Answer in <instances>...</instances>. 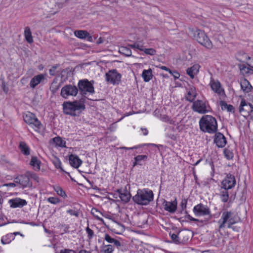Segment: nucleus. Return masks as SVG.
<instances>
[{
  "label": "nucleus",
  "instance_id": "3",
  "mask_svg": "<svg viewBox=\"0 0 253 253\" xmlns=\"http://www.w3.org/2000/svg\"><path fill=\"white\" fill-rule=\"evenodd\" d=\"M191 34L200 44L208 49L212 48V44L206 34L202 30L195 28L190 29Z\"/></svg>",
  "mask_w": 253,
  "mask_h": 253
},
{
  "label": "nucleus",
  "instance_id": "13",
  "mask_svg": "<svg viewBox=\"0 0 253 253\" xmlns=\"http://www.w3.org/2000/svg\"><path fill=\"white\" fill-rule=\"evenodd\" d=\"M193 211L196 216H205L211 213L210 208L206 205L200 203L194 206Z\"/></svg>",
  "mask_w": 253,
  "mask_h": 253
},
{
  "label": "nucleus",
  "instance_id": "6",
  "mask_svg": "<svg viewBox=\"0 0 253 253\" xmlns=\"http://www.w3.org/2000/svg\"><path fill=\"white\" fill-rule=\"evenodd\" d=\"M233 212L231 211H224L222 212L220 219L218 220V230H220L225 227L226 223H227V228H232V225L236 223V221L232 217Z\"/></svg>",
  "mask_w": 253,
  "mask_h": 253
},
{
  "label": "nucleus",
  "instance_id": "1",
  "mask_svg": "<svg viewBox=\"0 0 253 253\" xmlns=\"http://www.w3.org/2000/svg\"><path fill=\"white\" fill-rule=\"evenodd\" d=\"M199 126L201 131L211 134L217 130V123L215 118L211 115L203 116L199 121Z\"/></svg>",
  "mask_w": 253,
  "mask_h": 253
},
{
  "label": "nucleus",
  "instance_id": "63",
  "mask_svg": "<svg viewBox=\"0 0 253 253\" xmlns=\"http://www.w3.org/2000/svg\"><path fill=\"white\" fill-rule=\"evenodd\" d=\"M104 42V39L102 37H100L96 41V43L99 44L102 43Z\"/></svg>",
  "mask_w": 253,
  "mask_h": 253
},
{
  "label": "nucleus",
  "instance_id": "24",
  "mask_svg": "<svg viewBox=\"0 0 253 253\" xmlns=\"http://www.w3.org/2000/svg\"><path fill=\"white\" fill-rule=\"evenodd\" d=\"M240 85L241 89L245 93L250 92L253 89V87L250 84V83L245 78L241 79Z\"/></svg>",
  "mask_w": 253,
  "mask_h": 253
},
{
  "label": "nucleus",
  "instance_id": "30",
  "mask_svg": "<svg viewBox=\"0 0 253 253\" xmlns=\"http://www.w3.org/2000/svg\"><path fill=\"white\" fill-rule=\"evenodd\" d=\"M62 82L58 83V80L55 78L53 79L50 86V90L52 93H55L60 87Z\"/></svg>",
  "mask_w": 253,
  "mask_h": 253
},
{
  "label": "nucleus",
  "instance_id": "55",
  "mask_svg": "<svg viewBox=\"0 0 253 253\" xmlns=\"http://www.w3.org/2000/svg\"><path fill=\"white\" fill-rule=\"evenodd\" d=\"M60 253H76V252L73 250L65 249L61 250Z\"/></svg>",
  "mask_w": 253,
  "mask_h": 253
},
{
  "label": "nucleus",
  "instance_id": "33",
  "mask_svg": "<svg viewBox=\"0 0 253 253\" xmlns=\"http://www.w3.org/2000/svg\"><path fill=\"white\" fill-rule=\"evenodd\" d=\"M131 197L130 193L127 191L126 187L123 193L121 194V196L119 197L123 203H127L129 201Z\"/></svg>",
  "mask_w": 253,
  "mask_h": 253
},
{
  "label": "nucleus",
  "instance_id": "36",
  "mask_svg": "<svg viewBox=\"0 0 253 253\" xmlns=\"http://www.w3.org/2000/svg\"><path fill=\"white\" fill-rule=\"evenodd\" d=\"M14 239L13 234L9 233L4 236H2L1 239V242L2 244L5 245L10 243Z\"/></svg>",
  "mask_w": 253,
  "mask_h": 253
},
{
  "label": "nucleus",
  "instance_id": "40",
  "mask_svg": "<svg viewBox=\"0 0 253 253\" xmlns=\"http://www.w3.org/2000/svg\"><path fill=\"white\" fill-rule=\"evenodd\" d=\"M54 190L59 196L63 197V198H65L67 197L65 192L61 187L59 186H54Z\"/></svg>",
  "mask_w": 253,
  "mask_h": 253
},
{
  "label": "nucleus",
  "instance_id": "45",
  "mask_svg": "<svg viewBox=\"0 0 253 253\" xmlns=\"http://www.w3.org/2000/svg\"><path fill=\"white\" fill-rule=\"evenodd\" d=\"M142 51L147 55H154L156 54V50L153 48H146L144 47Z\"/></svg>",
  "mask_w": 253,
  "mask_h": 253
},
{
  "label": "nucleus",
  "instance_id": "34",
  "mask_svg": "<svg viewBox=\"0 0 253 253\" xmlns=\"http://www.w3.org/2000/svg\"><path fill=\"white\" fill-rule=\"evenodd\" d=\"M152 70L150 68L148 70H144L143 71L142 77L144 82H148L150 81L152 79Z\"/></svg>",
  "mask_w": 253,
  "mask_h": 253
},
{
  "label": "nucleus",
  "instance_id": "5",
  "mask_svg": "<svg viewBox=\"0 0 253 253\" xmlns=\"http://www.w3.org/2000/svg\"><path fill=\"white\" fill-rule=\"evenodd\" d=\"M94 84V80L89 81L87 79L80 80L78 83V88L82 96H85L88 93L94 94L95 93Z\"/></svg>",
  "mask_w": 253,
  "mask_h": 253
},
{
  "label": "nucleus",
  "instance_id": "19",
  "mask_svg": "<svg viewBox=\"0 0 253 253\" xmlns=\"http://www.w3.org/2000/svg\"><path fill=\"white\" fill-rule=\"evenodd\" d=\"M210 85L212 90L218 95L225 94L224 90L221 88L220 83L218 80H214L211 78L210 82Z\"/></svg>",
  "mask_w": 253,
  "mask_h": 253
},
{
  "label": "nucleus",
  "instance_id": "41",
  "mask_svg": "<svg viewBox=\"0 0 253 253\" xmlns=\"http://www.w3.org/2000/svg\"><path fill=\"white\" fill-rule=\"evenodd\" d=\"M145 145H152V146H155V147H158V146L155 144H152V143H149V144H141V145H137V146H134L133 147H122V148L124 150H133V149H137L143 146H145Z\"/></svg>",
  "mask_w": 253,
  "mask_h": 253
},
{
  "label": "nucleus",
  "instance_id": "11",
  "mask_svg": "<svg viewBox=\"0 0 253 253\" xmlns=\"http://www.w3.org/2000/svg\"><path fill=\"white\" fill-rule=\"evenodd\" d=\"M239 110L244 117L250 116L251 118H253V105L244 99H242Z\"/></svg>",
  "mask_w": 253,
  "mask_h": 253
},
{
  "label": "nucleus",
  "instance_id": "27",
  "mask_svg": "<svg viewBox=\"0 0 253 253\" xmlns=\"http://www.w3.org/2000/svg\"><path fill=\"white\" fill-rule=\"evenodd\" d=\"M50 142H52L56 146L65 148L66 147V141L63 140L60 136H56L50 140Z\"/></svg>",
  "mask_w": 253,
  "mask_h": 253
},
{
  "label": "nucleus",
  "instance_id": "29",
  "mask_svg": "<svg viewBox=\"0 0 253 253\" xmlns=\"http://www.w3.org/2000/svg\"><path fill=\"white\" fill-rule=\"evenodd\" d=\"M199 68L200 66L198 64H195L190 68H188L187 69L186 73L191 78L193 79L195 75L198 73Z\"/></svg>",
  "mask_w": 253,
  "mask_h": 253
},
{
  "label": "nucleus",
  "instance_id": "26",
  "mask_svg": "<svg viewBox=\"0 0 253 253\" xmlns=\"http://www.w3.org/2000/svg\"><path fill=\"white\" fill-rule=\"evenodd\" d=\"M41 161L36 156H32L30 165L33 167L35 171H39L41 168Z\"/></svg>",
  "mask_w": 253,
  "mask_h": 253
},
{
  "label": "nucleus",
  "instance_id": "17",
  "mask_svg": "<svg viewBox=\"0 0 253 253\" xmlns=\"http://www.w3.org/2000/svg\"><path fill=\"white\" fill-rule=\"evenodd\" d=\"M10 207L11 208H21L27 205V202L24 200L19 198H14L10 199L8 201Z\"/></svg>",
  "mask_w": 253,
  "mask_h": 253
},
{
  "label": "nucleus",
  "instance_id": "2",
  "mask_svg": "<svg viewBox=\"0 0 253 253\" xmlns=\"http://www.w3.org/2000/svg\"><path fill=\"white\" fill-rule=\"evenodd\" d=\"M133 201L139 205L147 206L154 200V194L151 190L138 189L136 194L132 198Z\"/></svg>",
  "mask_w": 253,
  "mask_h": 253
},
{
  "label": "nucleus",
  "instance_id": "56",
  "mask_svg": "<svg viewBox=\"0 0 253 253\" xmlns=\"http://www.w3.org/2000/svg\"><path fill=\"white\" fill-rule=\"evenodd\" d=\"M185 218L188 219L189 220L192 221H199V220L198 219L195 218L193 217L190 214L185 215Z\"/></svg>",
  "mask_w": 253,
  "mask_h": 253
},
{
  "label": "nucleus",
  "instance_id": "7",
  "mask_svg": "<svg viewBox=\"0 0 253 253\" xmlns=\"http://www.w3.org/2000/svg\"><path fill=\"white\" fill-rule=\"evenodd\" d=\"M191 108L194 112L201 114H206L211 110L209 102L206 99L195 100L193 102Z\"/></svg>",
  "mask_w": 253,
  "mask_h": 253
},
{
  "label": "nucleus",
  "instance_id": "31",
  "mask_svg": "<svg viewBox=\"0 0 253 253\" xmlns=\"http://www.w3.org/2000/svg\"><path fill=\"white\" fill-rule=\"evenodd\" d=\"M19 148L24 155L28 156L30 154V148L25 142H20Z\"/></svg>",
  "mask_w": 253,
  "mask_h": 253
},
{
  "label": "nucleus",
  "instance_id": "28",
  "mask_svg": "<svg viewBox=\"0 0 253 253\" xmlns=\"http://www.w3.org/2000/svg\"><path fill=\"white\" fill-rule=\"evenodd\" d=\"M185 234H186V233L181 232V231H179L178 234L171 233V232L169 233L172 242L176 244H181L182 242L180 241V236L185 235Z\"/></svg>",
  "mask_w": 253,
  "mask_h": 253
},
{
  "label": "nucleus",
  "instance_id": "18",
  "mask_svg": "<svg viewBox=\"0 0 253 253\" xmlns=\"http://www.w3.org/2000/svg\"><path fill=\"white\" fill-rule=\"evenodd\" d=\"M74 34L75 36L81 39H86L88 42H93L96 38H93L89 33L85 30H76Z\"/></svg>",
  "mask_w": 253,
  "mask_h": 253
},
{
  "label": "nucleus",
  "instance_id": "48",
  "mask_svg": "<svg viewBox=\"0 0 253 253\" xmlns=\"http://www.w3.org/2000/svg\"><path fill=\"white\" fill-rule=\"evenodd\" d=\"M184 232L186 233V234L185 235H182V236H180V241L182 242L181 243V244H184L185 243L187 242L189 239V236L188 235V233L186 231H184Z\"/></svg>",
  "mask_w": 253,
  "mask_h": 253
},
{
  "label": "nucleus",
  "instance_id": "54",
  "mask_svg": "<svg viewBox=\"0 0 253 253\" xmlns=\"http://www.w3.org/2000/svg\"><path fill=\"white\" fill-rule=\"evenodd\" d=\"M174 78V80L177 79L180 77L179 73L176 71L171 70V73H169Z\"/></svg>",
  "mask_w": 253,
  "mask_h": 253
},
{
  "label": "nucleus",
  "instance_id": "52",
  "mask_svg": "<svg viewBox=\"0 0 253 253\" xmlns=\"http://www.w3.org/2000/svg\"><path fill=\"white\" fill-rule=\"evenodd\" d=\"M67 212L69 213L71 215H74L76 217H78L79 215L78 211L72 209L67 210Z\"/></svg>",
  "mask_w": 253,
  "mask_h": 253
},
{
  "label": "nucleus",
  "instance_id": "39",
  "mask_svg": "<svg viewBox=\"0 0 253 253\" xmlns=\"http://www.w3.org/2000/svg\"><path fill=\"white\" fill-rule=\"evenodd\" d=\"M120 52L126 56L129 57L131 55V50L127 47L122 46L120 48Z\"/></svg>",
  "mask_w": 253,
  "mask_h": 253
},
{
  "label": "nucleus",
  "instance_id": "43",
  "mask_svg": "<svg viewBox=\"0 0 253 253\" xmlns=\"http://www.w3.org/2000/svg\"><path fill=\"white\" fill-rule=\"evenodd\" d=\"M225 157L228 160H232L234 157L233 153L230 150L225 148L223 151Z\"/></svg>",
  "mask_w": 253,
  "mask_h": 253
},
{
  "label": "nucleus",
  "instance_id": "4",
  "mask_svg": "<svg viewBox=\"0 0 253 253\" xmlns=\"http://www.w3.org/2000/svg\"><path fill=\"white\" fill-rule=\"evenodd\" d=\"M78 104V102L75 101L64 102L62 104L64 113L74 117L78 116L76 111L80 113L85 108V105Z\"/></svg>",
  "mask_w": 253,
  "mask_h": 253
},
{
  "label": "nucleus",
  "instance_id": "47",
  "mask_svg": "<svg viewBox=\"0 0 253 253\" xmlns=\"http://www.w3.org/2000/svg\"><path fill=\"white\" fill-rule=\"evenodd\" d=\"M86 232L87 234V238L90 240L92 239L94 235V232L92 230L90 229L88 226L85 228Z\"/></svg>",
  "mask_w": 253,
  "mask_h": 253
},
{
  "label": "nucleus",
  "instance_id": "64",
  "mask_svg": "<svg viewBox=\"0 0 253 253\" xmlns=\"http://www.w3.org/2000/svg\"><path fill=\"white\" fill-rule=\"evenodd\" d=\"M79 253H91L90 251L85 250H81L79 251Z\"/></svg>",
  "mask_w": 253,
  "mask_h": 253
},
{
  "label": "nucleus",
  "instance_id": "46",
  "mask_svg": "<svg viewBox=\"0 0 253 253\" xmlns=\"http://www.w3.org/2000/svg\"><path fill=\"white\" fill-rule=\"evenodd\" d=\"M47 201L52 204L56 205L61 202L60 200L58 197H50L47 198Z\"/></svg>",
  "mask_w": 253,
  "mask_h": 253
},
{
  "label": "nucleus",
  "instance_id": "58",
  "mask_svg": "<svg viewBox=\"0 0 253 253\" xmlns=\"http://www.w3.org/2000/svg\"><path fill=\"white\" fill-rule=\"evenodd\" d=\"M157 67L159 68L162 70L169 72V73H171V70L166 66L159 65V66H157Z\"/></svg>",
  "mask_w": 253,
  "mask_h": 253
},
{
  "label": "nucleus",
  "instance_id": "20",
  "mask_svg": "<svg viewBox=\"0 0 253 253\" xmlns=\"http://www.w3.org/2000/svg\"><path fill=\"white\" fill-rule=\"evenodd\" d=\"M45 75L40 74L34 76L30 82V86L32 88H35L39 84L43 82L45 80Z\"/></svg>",
  "mask_w": 253,
  "mask_h": 253
},
{
  "label": "nucleus",
  "instance_id": "14",
  "mask_svg": "<svg viewBox=\"0 0 253 253\" xmlns=\"http://www.w3.org/2000/svg\"><path fill=\"white\" fill-rule=\"evenodd\" d=\"M236 183V181L234 175L228 173L222 181L221 186L231 189L235 186Z\"/></svg>",
  "mask_w": 253,
  "mask_h": 253
},
{
  "label": "nucleus",
  "instance_id": "57",
  "mask_svg": "<svg viewBox=\"0 0 253 253\" xmlns=\"http://www.w3.org/2000/svg\"><path fill=\"white\" fill-rule=\"evenodd\" d=\"M85 100V96H82V97L81 98H80L79 100H75V101L78 102V104H81V105L83 104V105H84Z\"/></svg>",
  "mask_w": 253,
  "mask_h": 253
},
{
  "label": "nucleus",
  "instance_id": "10",
  "mask_svg": "<svg viewBox=\"0 0 253 253\" xmlns=\"http://www.w3.org/2000/svg\"><path fill=\"white\" fill-rule=\"evenodd\" d=\"M79 92L78 87L76 85L69 84L64 85L61 89L60 95L64 99H67L69 96H76Z\"/></svg>",
  "mask_w": 253,
  "mask_h": 253
},
{
  "label": "nucleus",
  "instance_id": "60",
  "mask_svg": "<svg viewBox=\"0 0 253 253\" xmlns=\"http://www.w3.org/2000/svg\"><path fill=\"white\" fill-rule=\"evenodd\" d=\"M30 177H32L35 180H38V179L39 178L38 176L37 175L36 173L30 172Z\"/></svg>",
  "mask_w": 253,
  "mask_h": 253
},
{
  "label": "nucleus",
  "instance_id": "25",
  "mask_svg": "<svg viewBox=\"0 0 253 253\" xmlns=\"http://www.w3.org/2000/svg\"><path fill=\"white\" fill-rule=\"evenodd\" d=\"M229 189L221 186L219 189L220 198L223 203H226L229 200Z\"/></svg>",
  "mask_w": 253,
  "mask_h": 253
},
{
  "label": "nucleus",
  "instance_id": "61",
  "mask_svg": "<svg viewBox=\"0 0 253 253\" xmlns=\"http://www.w3.org/2000/svg\"><path fill=\"white\" fill-rule=\"evenodd\" d=\"M141 130L144 135H147L148 134V130L146 128H141Z\"/></svg>",
  "mask_w": 253,
  "mask_h": 253
},
{
  "label": "nucleus",
  "instance_id": "62",
  "mask_svg": "<svg viewBox=\"0 0 253 253\" xmlns=\"http://www.w3.org/2000/svg\"><path fill=\"white\" fill-rule=\"evenodd\" d=\"M16 183L15 182H10V183H7L6 184V185L7 186H9V187H14L16 186Z\"/></svg>",
  "mask_w": 253,
  "mask_h": 253
},
{
  "label": "nucleus",
  "instance_id": "32",
  "mask_svg": "<svg viewBox=\"0 0 253 253\" xmlns=\"http://www.w3.org/2000/svg\"><path fill=\"white\" fill-rule=\"evenodd\" d=\"M220 105L222 110H226L228 112L234 113L235 108L230 104H228L225 101L221 100L220 101Z\"/></svg>",
  "mask_w": 253,
  "mask_h": 253
},
{
  "label": "nucleus",
  "instance_id": "21",
  "mask_svg": "<svg viewBox=\"0 0 253 253\" xmlns=\"http://www.w3.org/2000/svg\"><path fill=\"white\" fill-rule=\"evenodd\" d=\"M104 240L109 243L113 244V246L117 247L118 250H123L122 244L119 240L111 237L108 234H105Z\"/></svg>",
  "mask_w": 253,
  "mask_h": 253
},
{
  "label": "nucleus",
  "instance_id": "37",
  "mask_svg": "<svg viewBox=\"0 0 253 253\" xmlns=\"http://www.w3.org/2000/svg\"><path fill=\"white\" fill-rule=\"evenodd\" d=\"M114 251V248L112 245H105V244L103 243L102 246V249H101V253H112Z\"/></svg>",
  "mask_w": 253,
  "mask_h": 253
},
{
  "label": "nucleus",
  "instance_id": "53",
  "mask_svg": "<svg viewBox=\"0 0 253 253\" xmlns=\"http://www.w3.org/2000/svg\"><path fill=\"white\" fill-rule=\"evenodd\" d=\"M240 70L242 72H245L246 73H249L250 72V71L251 70V69L249 68L246 67L245 65H242L240 66Z\"/></svg>",
  "mask_w": 253,
  "mask_h": 253
},
{
  "label": "nucleus",
  "instance_id": "9",
  "mask_svg": "<svg viewBox=\"0 0 253 253\" xmlns=\"http://www.w3.org/2000/svg\"><path fill=\"white\" fill-rule=\"evenodd\" d=\"M23 119L26 124L33 125L37 129H40L42 127V123L34 113L27 112L23 115Z\"/></svg>",
  "mask_w": 253,
  "mask_h": 253
},
{
  "label": "nucleus",
  "instance_id": "49",
  "mask_svg": "<svg viewBox=\"0 0 253 253\" xmlns=\"http://www.w3.org/2000/svg\"><path fill=\"white\" fill-rule=\"evenodd\" d=\"M59 66V64H56L53 66L49 70V73L50 76H54L55 75V71L56 69Z\"/></svg>",
  "mask_w": 253,
  "mask_h": 253
},
{
  "label": "nucleus",
  "instance_id": "23",
  "mask_svg": "<svg viewBox=\"0 0 253 253\" xmlns=\"http://www.w3.org/2000/svg\"><path fill=\"white\" fill-rule=\"evenodd\" d=\"M69 161L71 166L75 168H78L82 164V161L79 157L73 154L69 156Z\"/></svg>",
  "mask_w": 253,
  "mask_h": 253
},
{
  "label": "nucleus",
  "instance_id": "22",
  "mask_svg": "<svg viewBox=\"0 0 253 253\" xmlns=\"http://www.w3.org/2000/svg\"><path fill=\"white\" fill-rule=\"evenodd\" d=\"M197 94L195 88L194 87H190L185 95V97L187 101L193 103L196 98Z\"/></svg>",
  "mask_w": 253,
  "mask_h": 253
},
{
  "label": "nucleus",
  "instance_id": "16",
  "mask_svg": "<svg viewBox=\"0 0 253 253\" xmlns=\"http://www.w3.org/2000/svg\"><path fill=\"white\" fill-rule=\"evenodd\" d=\"M213 141L218 148H223L227 143L226 137L221 132H215Z\"/></svg>",
  "mask_w": 253,
  "mask_h": 253
},
{
  "label": "nucleus",
  "instance_id": "51",
  "mask_svg": "<svg viewBox=\"0 0 253 253\" xmlns=\"http://www.w3.org/2000/svg\"><path fill=\"white\" fill-rule=\"evenodd\" d=\"M187 204V200L186 199H182L181 202L180 204V206L182 211L186 209Z\"/></svg>",
  "mask_w": 253,
  "mask_h": 253
},
{
  "label": "nucleus",
  "instance_id": "50",
  "mask_svg": "<svg viewBox=\"0 0 253 253\" xmlns=\"http://www.w3.org/2000/svg\"><path fill=\"white\" fill-rule=\"evenodd\" d=\"M129 46L132 48H134V49L137 48L142 51L143 47H144L143 45H140L139 44L136 43H135L133 44H130Z\"/></svg>",
  "mask_w": 253,
  "mask_h": 253
},
{
  "label": "nucleus",
  "instance_id": "38",
  "mask_svg": "<svg viewBox=\"0 0 253 253\" xmlns=\"http://www.w3.org/2000/svg\"><path fill=\"white\" fill-rule=\"evenodd\" d=\"M52 162L56 169H60L62 172H65L61 166V162L58 157L54 156L52 160Z\"/></svg>",
  "mask_w": 253,
  "mask_h": 253
},
{
  "label": "nucleus",
  "instance_id": "44",
  "mask_svg": "<svg viewBox=\"0 0 253 253\" xmlns=\"http://www.w3.org/2000/svg\"><path fill=\"white\" fill-rule=\"evenodd\" d=\"M147 159L148 156L147 155H138L134 158V160L139 163V165L141 166L142 165V164L141 163L142 161H146Z\"/></svg>",
  "mask_w": 253,
  "mask_h": 253
},
{
  "label": "nucleus",
  "instance_id": "8",
  "mask_svg": "<svg viewBox=\"0 0 253 253\" xmlns=\"http://www.w3.org/2000/svg\"><path fill=\"white\" fill-rule=\"evenodd\" d=\"M105 77L106 82L113 85H118L121 83L122 75L116 69L110 70Z\"/></svg>",
  "mask_w": 253,
  "mask_h": 253
},
{
  "label": "nucleus",
  "instance_id": "42",
  "mask_svg": "<svg viewBox=\"0 0 253 253\" xmlns=\"http://www.w3.org/2000/svg\"><path fill=\"white\" fill-rule=\"evenodd\" d=\"M91 213L98 220L103 221V219L99 215H102V213L95 208H93L91 210Z\"/></svg>",
  "mask_w": 253,
  "mask_h": 253
},
{
  "label": "nucleus",
  "instance_id": "35",
  "mask_svg": "<svg viewBox=\"0 0 253 253\" xmlns=\"http://www.w3.org/2000/svg\"><path fill=\"white\" fill-rule=\"evenodd\" d=\"M24 37L25 40L29 43H32L34 41L32 35V32L29 27H26L24 29Z\"/></svg>",
  "mask_w": 253,
  "mask_h": 253
},
{
  "label": "nucleus",
  "instance_id": "15",
  "mask_svg": "<svg viewBox=\"0 0 253 253\" xmlns=\"http://www.w3.org/2000/svg\"><path fill=\"white\" fill-rule=\"evenodd\" d=\"M162 205L164 210L169 213H174L177 208V202L175 198L173 201H167L166 200H164Z\"/></svg>",
  "mask_w": 253,
  "mask_h": 253
},
{
  "label": "nucleus",
  "instance_id": "12",
  "mask_svg": "<svg viewBox=\"0 0 253 253\" xmlns=\"http://www.w3.org/2000/svg\"><path fill=\"white\" fill-rule=\"evenodd\" d=\"M14 182L19 184L22 188L31 187L32 183L30 180V172L25 174H20L14 178Z\"/></svg>",
  "mask_w": 253,
  "mask_h": 253
},
{
  "label": "nucleus",
  "instance_id": "59",
  "mask_svg": "<svg viewBox=\"0 0 253 253\" xmlns=\"http://www.w3.org/2000/svg\"><path fill=\"white\" fill-rule=\"evenodd\" d=\"M62 226H64L65 227L64 229V233H68L69 232V229L70 228V226L69 225L64 224V225H62Z\"/></svg>",
  "mask_w": 253,
  "mask_h": 253
}]
</instances>
